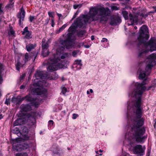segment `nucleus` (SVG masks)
<instances>
[{
	"label": "nucleus",
	"mask_w": 156,
	"mask_h": 156,
	"mask_svg": "<svg viewBox=\"0 0 156 156\" xmlns=\"http://www.w3.org/2000/svg\"><path fill=\"white\" fill-rule=\"evenodd\" d=\"M147 78L141 83L133 82L129 86L128 95L130 98L128 102L127 118L128 119L127 132L125 139L131 144V141L135 140L138 143H143L146 137L143 136L145 129L141 128L144 124V119L141 118L143 112L141 107V96L143 93L156 87V80L152 82L151 86L147 87L148 83Z\"/></svg>",
	"instance_id": "1"
},
{
	"label": "nucleus",
	"mask_w": 156,
	"mask_h": 156,
	"mask_svg": "<svg viewBox=\"0 0 156 156\" xmlns=\"http://www.w3.org/2000/svg\"><path fill=\"white\" fill-rule=\"evenodd\" d=\"M110 15V11L107 8L92 7L90 9L88 13L86 15L80 16L74 21L68 30L73 32L76 27H84L87 23H90L93 21L99 20L101 23H104L107 21L108 16Z\"/></svg>",
	"instance_id": "2"
},
{
	"label": "nucleus",
	"mask_w": 156,
	"mask_h": 156,
	"mask_svg": "<svg viewBox=\"0 0 156 156\" xmlns=\"http://www.w3.org/2000/svg\"><path fill=\"white\" fill-rule=\"evenodd\" d=\"M72 34L69 33L67 36L65 40L60 41L59 44L58 45L56 50V54H54L51 57L48 61L47 64L49 65L47 68V70L49 72L56 71L59 69L62 68L65 65L64 62L61 61V63L58 62L60 58L64 59L68 56V53L63 54L65 48L68 49L71 48L73 46V42L71 39Z\"/></svg>",
	"instance_id": "3"
},
{
	"label": "nucleus",
	"mask_w": 156,
	"mask_h": 156,
	"mask_svg": "<svg viewBox=\"0 0 156 156\" xmlns=\"http://www.w3.org/2000/svg\"><path fill=\"white\" fill-rule=\"evenodd\" d=\"M147 27L143 25L140 28L139 34L136 41L139 51L138 58L140 59L144 58L150 51L152 52L156 50V39L153 37L148 42H147L149 36Z\"/></svg>",
	"instance_id": "4"
},
{
	"label": "nucleus",
	"mask_w": 156,
	"mask_h": 156,
	"mask_svg": "<svg viewBox=\"0 0 156 156\" xmlns=\"http://www.w3.org/2000/svg\"><path fill=\"white\" fill-rule=\"evenodd\" d=\"M156 64V52L147 57L145 62H140L139 65L140 68L138 70L139 73V78L143 79L149 75L152 67Z\"/></svg>",
	"instance_id": "5"
},
{
	"label": "nucleus",
	"mask_w": 156,
	"mask_h": 156,
	"mask_svg": "<svg viewBox=\"0 0 156 156\" xmlns=\"http://www.w3.org/2000/svg\"><path fill=\"white\" fill-rule=\"evenodd\" d=\"M45 72L43 71H37L35 74L36 79L34 80V85L35 86L38 87L32 90V94L34 95H40L43 96H46L47 95V91L46 89L44 88V83L40 80H39L36 83V80L44 78L47 77L45 74Z\"/></svg>",
	"instance_id": "6"
},
{
	"label": "nucleus",
	"mask_w": 156,
	"mask_h": 156,
	"mask_svg": "<svg viewBox=\"0 0 156 156\" xmlns=\"http://www.w3.org/2000/svg\"><path fill=\"white\" fill-rule=\"evenodd\" d=\"M25 99H26L28 101L30 102L31 105L35 106L36 107H37L39 105L40 101V100L39 99L34 98L30 94L22 98L18 97L16 98L13 97L12 98V101L14 103L17 104H20Z\"/></svg>",
	"instance_id": "7"
},
{
	"label": "nucleus",
	"mask_w": 156,
	"mask_h": 156,
	"mask_svg": "<svg viewBox=\"0 0 156 156\" xmlns=\"http://www.w3.org/2000/svg\"><path fill=\"white\" fill-rule=\"evenodd\" d=\"M22 128V130H20L21 132V136H22V137L17 138L12 140L13 148L17 151L18 150L17 148L19 147V146L20 145L19 144L21 142L22 139L24 140H27L29 139V137L27 134L28 132V129L27 127L23 126Z\"/></svg>",
	"instance_id": "8"
},
{
	"label": "nucleus",
	"mask_w": 156,
	"mask_h": 156,
	"mask_svg": "<svg viewBox=\"0 0 156 156\" xmlns=\"http://www.w3.org/2000/svg\"><path fill=\"white\" fill-rule=\"evenodd\" d=\"M145 149V146L137 145L134 147L133 151L134 154H137L139 156H141L144 154Z\"/></svg>",
	"instance_id": "9"
},
{
	"label": "nucleus",
	"mask_w": 156,
	"mask_h": 156,
	"mask_svg": "<svg viewBox=\"0 0 156 156\" xmlns=\"http://www.w3.org/2000/svg\"><path fill=\"white\" fill-rule=\"evenodd\" d=\"M20 111L19 113L17 114L18 117H22L25 115L24 112L31 110V106L28 105H22L20 107Z\"/></svg>",
	"instance_id": "10"
},
{
	"label": "nucleus",
	"mask_w": 156,
	"mask_h": 156,
	"mask_svg": "<svg viewBox=\"0 0 156 156\" xmlns=\"http://www.w3.org/2000/svg\"><path fill=\"white\" fill-rule=\"evenodd\" d=\"M42 54L44 57L47 56L49 54L48 49V44L47 42H46L45 38L43 39L42 41Z\"/></svg>",
	"instance_id": "11"
},
{
	"label": "nucleus",
	"mask_w": 156,
	"mask_h": 156,
	"mask_svg": "<svg viewBox=\"0 0 156 156\" xmlns=\"http://www.w3.org/2000/svg\"><path fill=\"white\" fill-rule=\"evenodd\" d=\"M30 58L31 56L29 55L28 53H26L25 54L24 58V63H23V62L22 63H20L19 60H18L17 63H16V68L17 70H19L20 67L21 66H22L23 64L26 63L28 61L30 60Z\"/></svg>",
	"instance_id": "12"
},
{
	"label": "nucleus",
	"mask_w": 156,
	"mask_h": 156,
	"mask_svg": "<svg viewBox=\"0 0 156 156\" xmlns=\"http://www.w3.org/2000/svg\"><path fill=\"white\" fill-rule=\"evenodd\" d=\"M36 113L35 112H31L27 115V121L30 122V125H33L36 123L35 118Z\"/></svg>",
	"instance_id": "13"
},
{
	"label": "nucleus",
	"mask_w": 156,
	"mask_h": 156,
	"mask_svg": "<svg viewBox=\"0 0 156 156\" xmlns=\"http://www.w3.org/2000/svg\"><path fill=\"white\" fill-rule=\"evenodd\" d=\"M121 19L118 15L114 16L111 19L110 24L111 25H115L121 22Z\"/></svg>",
	"instance_id": "14"
},
{
	"label": "nucleus",
	"mask_w": 156,
	"mask_h": 156,
	"mask_svg": "<svg viewBox=\"0 0 156 156\" xmlns=\"http://www.w3.org/2000/svg\"><path fill=\"white\" fill-rule=\"evenodd\" d=\"M25 12L23 8L20 9V12L19 14L18 15V17L19 19V24L20 26H21L23 23L22 22L24 20L25 16Z\"/></svg>",
	"instance_id": "15"
},
{
	"label": "nucleus",
	"mask_w": 156,
	"mask_h": 156,
	"mask_svg": "<svg viewBox=\"0 0 156 156\" xmlns=\"http://www.w3.org/2000/svg\"><path fill=\"white\" fill-rule=\"evenodd\" d=\"M129 21L127 23L128 26L132 25L134 24V23H136L137 21V16H133L131 14L129 15Z\"/></svg>",
	"instance_id": "16"
},
{
	"label": "nucleus",
	"mask_w": 156,
	"mask_h": 156,
	"mask_svg": "<svg viewBox=\"0 0 156 156\" xmlns=\"http://www.w3.org/2000/svg\"><path fill=\"white\" fill-rule=\"evenodd\" d=\"M8 34L9 35V38H12V37L15 36V32L12 27L9 26V30Z\"/></svg>",
	"instance_id": "17"
},
{
	"label": "nucleus",
	"mask_w": 156,
	"mask_h": 156,
	"mask_svg": "<svg viewBox=\"0 0 156 156\" xmlns=\"http://www.w3.org/2000/svg\"><path fill=\"white\" fill-rule=\"evenodd\" d=\"M122 13L125 20L128 19V13L126 11L125 8H123L122 10Z\"/></svg>",
	"instance_id": "18"
},
{
	"label": "nucleus",
	"mask_w": 156,
	"mask_h": 156,
	"mask_svg": "<svg viewBox=\"0 0 156 156\" xmlns=\"http://www.w3.org/2000/svg\"><path fill=\"white\" fill-rule=\"evenodd\" d=\"M101 42L103 43L104 47L106 48L108 46V41L107 38H103L101 40Z\"/></svg>",
	"instance_id": "19"
},
{
	"label": "nucleus",
	"mask_w": 156,
	"mask_h": 156,
	"mask_svg": "<svg viewBox=\"0 0 156 156\" xmlns=\"http://www.w3.org/2000/svg\"><path fill=\"white\" fill-rule=\"evenodd\" d=\"M13 132L15 134H17L18 136H21V132L20 130H19V129L17 127L15 128L14 129Z\"/></svg>",
	"instance_id": "20"
},
{
	"label": "nucleus",
	"mask_w": 156,
	"mask_h": 156,
	"mask_svg": "<svg viewBox=\"0 0 156 156\" xmlns=\"http://www.w3.org/2000/svg\"><path fill=\"white\" fill-rule=\"evenodd\" d=\"M34 45L31 44H29L27 45L26 46L27 50L28 51H30L32 49L34 48Z\"/></svg>",
	"instance_id": "21"
},
{
	"label": "nucleus",
	"mask_w": 156,
	"mask_h": 156,
	"mask_svg": "<svg viewBox=\"0 0 156 156\" xmlns=\"http://www.w3.org/2000/svg\"><path fill=\"white\" fill-rule=\"evenodd\" d=\"M22 121V120L21 119H19L17 120H16L14 122V126H17L21 124V122Z\"/></svg>",
	"instance_id": "22"
},
{
	"label": "nucleus",
	"mask_w": 156,
	"mask_h": 156,
	"mask_svg": "<svg viewBox=\"0 0 156 156\" xmlns=\"http://www.w3.org/2000/svg\"><path fill=\"white\" fill-rule=\"evenodd\" d=\"M24 35L25 38L27 39H29L32 38L31 33L30 31L26 33Z\"/></svg>",
	"instance_id": "23"
},
{
	"label": "nucleus",
	"mask_w": 156,
	"mask_h": 156,
	"mask_svg": "<svg viewBox=\"0 0 156 156\" xmlns=\"http://www.w3.org/2000/svg\"><path fill=\"white\" fill-rule=\"evenodd\" d=\"M79 64H82L81 61L80 60H77L75 61L73 65V67H75L76 65H78Z\"/></svg>",
	"instance_id": "24"
},
{
	"label": "nucleus",
	"mask_w": 156,
	"mask_h": 156,
	"mask_svg": "<svg viewBox=\"0 0 156 156\" xmlns=\"http://www.w3.org/2000/svg\"><path fill=\"white\" fill-rule=\"evenodd\" d=\"M28 30V27H25V28L23 29V31L22 32V34L23 35H25L26 33H27L28 32H29Z\"/></svg>",
	"instance_id": "25"
},
{
	"label": "nucleus",
	"mask_w": 156,
	"mask_h": 156,
	"mask_svg": "<svg viewBox=\"0 0 156 156\" xmlns=\"http://www.w3.org/2000/svg\"><path fill=\"white\" fill-rule=\"evenodd\" d=\"M54 124V122L53 120H49L48 122V126L49 128H50V129H51V126H53Z\"/></svg>",
	"instance_id": "26"
},
{
	"label": "nucleus",
	"mask_w": 156,
	"mask_h": 156,
	"mask_svg": "<svg viewBox=\"0 0 156 156\" xmlns=\"http://www.w3.org/2000/svg\"><path fill=\"white\" fill-rule=\"evenodd\" d=\"M62 90L61 93L65 95V94L67 91V89L65 87H63L62 88Z\"/></svg>",
	"instance_id": "27"
},
{
	"label": "nucleus",
	"mask_w": 156,
	"mask_h": 156,
	"mask_svg": "<svg viewBox=\"0 0 156 156\" xmlns=\"http://www.w3.org/2000/svg\"><path fill=\"white\" fill-rule=\"evenodd\" d=\"M82 66V64H79L77 65H76L75 67H73L75 68H76V70H78L80 69H81V66Z\"/></svg>",
	"instance_id": "28"
},
{
	"label": "nucleus",
	"mask_w": 156,
	"mask_h": 156,
	"mask_svg": "<svg viewBox=\"0 0 156 156\" xmlns=\"http://www.w3.org/2000/svg\"><path fill=\"white\" fill-rule=\"evenodd\" d=\"M79 51H74L72 53V55L74 57H76L77 54L78 53Z\"/></svg>",
	"instance_id": "29"
},
{
	"label": "nucleus",
	"mask_w": 156,
	"mask_h": 156,
	"mask_svg": "<svg viewBox=\"0 0 156 156\" xmlns=\"http://www.w3.org/2000/svg\"><path fill=\"white\" fill-rule=\"evenodd\" d=\"M67 26V24H65L63 25L61 27H60L59 29V31H62Z\"/></svg>",
	"instance_id": "30"
},
{
	"label": "nucleus",
	"mask_w": 156,
	"mask_h": 156,
	"mask_svg": "<svg viewBox=\"0 0 156 156\" xmlns=\"http://www.w3.org/2000/svg\"><path fill=\"white\" fill-rule=\"evenodd\" d=\"M29 147V145L26 144H24V145L23 146V147H22V149H27Z\"/></svg>",
	"instance_id": "31"
},
{
	"label": "nucleus",
	"mask_w": 156,
	"mask_h": 156,
	"mask_svg": "<svg viewBox=\"0 0 156 156\" xmlns=\"http://www.w3.org/2000/svg\"><path fill=\"white\" fill-rule=\"evenodd\" d=\"M36 19V18L35 17V16H30V17H29V21L30 22H31L33 21L34 20Z\"/></svg>",
	"instance_id": "32"
},
{
	"label": "nucleus",
	"mask_w": 156,
	"mask_h": 156,
	"mask_svg": "<svg viewBox=\"0 0 156 156\" xmlns=\"http://www.w3.org/2000/svg\"><path fill=\"white\" fill-rule=\"evenodd\" d=\"M111 9L112 10H118L119 9V8L115 5H113L111 6Z\"/></svg>",
	"instance_id": "33"
},
{
	"label": "nucleus",
	"mask_w": 156,
	"mask_h": 156,
	"mask_svg": "<svg viewBox=\"0 0 156 156\" xmlns=\"http://www.w3.org/2000/svg\"><path fill=\"white\" fill-rule=\"evenodd\" d=\"M52 151L55 154H58V151H59V148H58V147H56V149H52Z\"/></svg>",
	"instance_id": "34"
},
{
	"label": "nucleus",
	"mask_w": 156,
	"mask_h": 156,
	"mask_svg": "<svg viewBox=\"0 0 156 156\" xmlns=\"http://www.w3.org/2000/svg\"><path fill=\"white\" fill-rule=\"evenodd\" d=\"M78 116V115L77 114L73 113V114L72 119H76Z\"/></svg>",
	"instance_id": "35"
},
{
	"label": "nucleus",
	"mask_w": 156,
	"mask_h": 156,
	"mask_svg": "<svg viewBox=\"0 0 156 156\" xmlns=\"http://www.w3.org/2000/svg\"><path fill=\"white\" fill-rule=\"evenodd\" d=\"M83 46H84V43L83 42L79 43L77 45V46L79 48Z\"/></svg>",
	"instance_id": "36"
},
{
	"label": "nucleus",
	"mask_w": 156,
	"mask_h": 156,
	"mask_svg": "<svg viewBox=\"0 0 156 156\" xmlns=\"http://www.w3.org/2000/svg\"><path fill=\"white\" fill-rule=\"evenodd\" d=\"M55 75L54 76H51V78L53 80H56L58 78V75L56 74H55Z\"/></svg>",
	"instance_id": "37"
},
{
	"label": "nucleus",
	"mask_w": 156,
	"mask_h": 156,
	"mask_svg": "<svg viewBox=\"0 0 156 156\" xmlns=\"http://www.w3.org/2000/svg\"><path fill=\"white\" fill-rule=\"evenodd\" d=\"M53 14L54 13L53 12H48V15L49 17H53Z\"/></svg>",
	"instance_id": "38"
},
{
	"label": "nucleus",
	"mask_w": 156,
	"mask_h": 156,
	"mask_svg": "<svg viewBox=\"0 0 156 156\" xmlns=\"http://www.w3.org/2000/svg\"><path fill=\"white\" fill-rule=\"evenodd\" d=\"M81 5H75L73 6V7L74 9H76L78 8H80L81 7Z\"/></svg>",
	"instance_id": "39"
},
{
	"label": "nucleus",
	"mask_w": 156,
	"mask_h": 156,
	"mask_svg": "<svg viewBox=\"0 0 156 156\" xmlns=\"http://www.w3.org/2000/svg\"><path fill=\"white\" fill-rule=\"evenodd\" d=\"M49 21V18H47L45 20V24L46 25H47Z\"/></svg>",
	"instance_id": "40"
},
{
	"label": "nucleus",
	"mask_w": 156,
	"mask_h": 156,
	"mask_svg": "<svg viewBox=\"0 0 156 156\" xmlns=\"http://www.w3.org/2000/svg\"><path fill=\"white\" fill-rule=\"evenodd\" d=\"M2 4H0V14L2 13L3 12L2 10Z\"/></svg>",
	"instance_id": "41"
},
{
	"label": "nucleus",
	"mask_w": 156,
	"mask_h": 156,
	"mask_svg": "<svg viewBox=\"0 0 156 156\" xmlns=\"http://www.w3.org/2000/svg\"><path fill=\"white\" fill-rule=\"evenodd\" d=\"M9 103V100L8 99H6L5 102V104H6L7 105H8Z\"/></svg>",
	"instance_id": "42"
},
{
	"label": "nucleus",
	"mask_w": 156,
	"mask_h": 156,
	"mask_svg": "<svg viewBox=\"0 0 156 156\" xmlns=\"http://www.w3.org/2000/svg\"><path fill=\"white\" fill-rule=\"evenodd\" d=\"M23 153H18L16 154V156H23Z\"/></svg>",
	"instance_id": "43"
},
{
	"label": "nucleus",
	"mask_w": 156,
	"mask_h": 156,
	"mask_svg": "<svg viewBox=\"0 0 156 156\" xmlns=\"http://www.w3.org/2000/svg\"><path fill=\"white\" fill-rule=\"evenodd\" d=\"M51 26L52 27H54V25H55V23H54V21L53 20H52L51 22Z\"/></svg>",
	"instance_id": "44"
},
{
	"label": "nucleus",
	"mask_w": 156,
	"mask_h": 156,
	"mask_svg": "<svg viewBox=\"0 0 156 156\" xmlns=\"http://www.w3.org/2000/svg\"><path fill=\"white\" fill-rule=\"evenodd\" d=\"M2 77L0 75V83H2ZM1 96V93L0 92V97Z\"/></svg>",
	"instance_id": "45"
},
{
	"label": "nucleus",
	"mask_w": 156,
	"mask_h": 156,
	"mask_svg": "<svg viewBox=\"0 0 156 156\" xmlns=\"http://www.w3.org/2000/svg\"><path fill=\"white\" fill-rule=\"evenodd\" d=\"M84 47L86 48H89L90 47L89 45H84Z\"/></svg>",
	"instance_id": "46"
},
{
	"label": "nucleus",
	"mask_w": 156,
	"mask_h": 156,
	"mask_svg": "<svg viewBox=\"0 0 156 156\" xmlns=\"http://www.w3.org/2000/svg\"><path fill=\"white\" fill-rule=\"evenodd\" d=\"M25 87V86L24 85H22L20 87V89H24Z\"/></svg>",
	"instance_id": "47"
},
{
	"label": "nucleus",
	"mask_w": 156,
	"mask_h": 156,
	"mask_svg": "<svg viewBox=\"0 0 156 156\" xmlns=\"http://www.w3.org/2000/svg\"><path fill=\"white\" fill-rule=\"evenodd\" d=\"M14 0H9V2L11 3V4L12 5H13L14 3V2H13V1Z\"/></svg>",
	"instance_id": "48"
},
{
	"label": "nucleus",
	"mask_w": 156,
	"mask_h": 156,
	"mask_svg": "<svg viewBox=\"0 0 156 156\" xmlns=\"http://www.w3.org/2000/svg\"><path fill=\"white\" fill-rule=\"evenodd\" d=\"M23 156H28V155L27 153H23Z\"/></svg>",
	"instance_id": "49"
},
{
	"label": "nucleus",
	"mask_w": 156,
	"mask_h": 156,
	"mask_svg": "<svg viewBox=\"0 0 156 156\" xmlns=\"http://www.w3.org/2000/svg\"><path fill=\"white\" fill-rule=\"evenodd\" d=\"M57 16H58L60 18L62 16V15L61 14H59V13H57Z\"/></svg>",
	"instance_id": "50"
},
{
	"label": "nucleus",
	"mask_w": 156,
	"mask_h": 156,
	"mask_svg": "<svg viewBox=\"0 0 156 156\" xmlns=\"http://www.w3.org/2000/svg\"><path fill=\"white\" fill-rule=\"evenodd\" d=\"M91 39L92 40H93L94 39V36L93 35H92L91 37Z\"/></svg>",
	"instance_id": "51"
},
{
	"label": "nucleus",
	"mask_w": 156,
	"mask_h": 156,
	"mask_svg": "<svg viewBox=\"0 0 156 156\" xmlns=\"http://www.w3.org/2000/svg\"><path fill=\"white\" fill-rule=\"evenodd\" d=\"M25 76V74H23L21 76V79H23Z\"/></svg>",
	"instance_id": "52"
},
{
	"label": "nucleus",
	"mask_w": 156,
	"mask_h": 156,
	"mask_svg": "<svg viewBox=\"0 0 156 156\" xmlns=\"http://www.w3.org/2000/svg\"><path fill=\"white\" fill-rule=\"evenodd\" d=\"M152 8L155 10V11L156 12V6L152 7Z\"/></svg>",
	"instance_id": "53"
},
{
	"label": "nucleus",
	"mask_w": 156,
	"mask_h": 156,
	"mask_svg": "<svg viewBox=\"0 0 156 156\" xmlns=\"http://www.w3.org/2000/svg\"><path fill=\"white\" fill-rule=\"evenodd\" d=\"M89 90H90V92L91 93H93V90H92V89H90Z\"/></svg>",
	"instance_id": "54"
},
{
	"label": "nucleus",
	"mask_w": 156,
	"mask_h": 156,
	"mask_svg": "<svg viewBox=\"0 0 156 156\" xmlns=\"http://www.w3.org/2000/svg\"><path fill=\"white\" fill-rule=\"evenodd\" d=\"M3 117V116L2 115H0V119H2Z\"/></svg>",
	"instance_id": "55"
},
{
	"label": "nucleus",
	"mask_w": 156,
	"mask_h": 156,
	"mask_svg": "<svg viewBox=\"0 0 156 156\" xmlns=\"http://www.w3.org/2000/svg\"><path fill=\"white\" fill-rule=\"evenodd\" d=\"M154 128L156 127V121L155 122V124H154Z\"/></svg>",
	"instance_id": "56"
},
{
	"label": "nucleus",
	"mask_w": 156,
	"mask_h": 156,
	"mask_svg": "<svg viewBox=\"0 0 156 156\" xmlns=\"http://www.w3.org/2000/svg\"><path fill=\"white\" fill-rule=\"evenodd\" d=\"M87 93L88 94H90L89 93V90H87Z\"/></svg>",
	"instance_id": "57"
},
{
	"label": "nucleus",
	"mask_w": 156,
	"mask_h": 156,
	"mask_svg": "<svg viewBox=\"0 0 156 156\" xmlns=\"http://www.w3.org/2000/svg\"><path fill=\"white\" fill-rule=\"evenodd\" d=\"M99 152H101V153L103 152V150H99Z\"/></svg>",
	"instance_id": "58"
},
{
	"label": "nucleus",
	"mask_w": 156,
	"mask_h": 156,
	"mask_svg": "<svg viewBox=\"0 0 156 156\" xmlns=\"http://www.w3.org/2000/svg\"><path fill=\"white\" fill-rule=\"evenodd\" d=\"M135 29L136 30L137 29V27L136 26H135L134 27Z\"/></svg>",
	"instance_id": "59"
},
{
	"label": "nucleus",
	"mask_w": 156,
	"mask_h": 156,
	"mask_svg": "<svg viewBox=\"0 0 156 156\" xmlns=\"http://www.w3.org/2000/svg\"><path fill=\"white\" fill-rule=\"evenodd\" d=\"M95 153L97 154H99V152H98V151H95Z\"/></svg>",
	"instance_id": "60"
},
{
	"label": "nucleus",
	"mask_w": 156,
	"mask_h": 156,
	"mask_svg": "<svg viewBox=\"0 0 156 156\" xmlns=\"http://www.w3.org/2000/svg\"><path fill=\"white\" fill-rule=\"evenodd\" d=\"M102 153H100L99 154V155H100V156H101L102 155Z\"/></svg>",
	"instance_id": "61"
},
{
	"label": "nucleus",
	"mask_w": 156,
	"mask_h": 156,
	"mask_svg": "<svg viewBox=\"0 0 156 156\" xmlns=\"http://www.w3.org/2000/svg\"><path fill=\"white\" fill-rule=\"evenodd\" d=\"M75 16H74L73 17V19H74V18H75Z\"/></svg>",
	"instance_id": "62"
},
{
	"label": "nucleus",
	"mask_w": 156,
	"mask_h": 156,
	"mask_svg": "<svg viewBox=\"0 0 156 156\" xmlns=\"http://www.w3.org/2000/svg\"><path fill=\"white\" fill-rule=\"evenodd\" d=\"M82 33H83L82 34H83V33H85V32L84 31H83L82 32Z\"/></svg>",
	"instance_id": "63"
},
{
	"label": "nucleus",
	"mask_w": 156,
	"mask_h": 156,
	"mask_svg": "<svg viewBox=\"0 0 156 156\" xmlns=\"http://www.w3.org/2000/svg\"><path fill=\"white\" fill-rule=\"evenodd\" d=\"M56 0H52V2H54Z\"/></svg>",
	"instance_id": "64"
}]
</instances>
